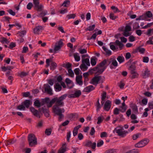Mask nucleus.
<instances>
[{"label":"nucleus","instance_id":"obj_1","mask_svg":"<svg viewBox=\"0 0 153 153\" xmlns=\"http://www.w3.org/2000/svg\"><path fill=\"white\" fill-rule=\"evenodd\" d=\"M67 96V94H64L59 98L55 97L52 99L50 102L48 103L47 106L48 108L51 107L53 104L55 103V105L53 106V110L54 113L59 116V120L61 121L62 119L64 117L62 114L65 112L64 109L61 108L59 107H62L64 105L63 100L66 99Z\"/></svg>","mask_w":153,"mask_h":153},{"label":"nucleus","instance_id":"obj_2","mask_svg":"<svg viewBox=\"0 0 153 153\" xmlns=\"http://www.w3.org/2000/svg\"><path fill=\"white\" fill-rule=\"evenodd\" d=\"M128 127V125H123V126H119L114 129V132H116L117 135L121 137H125L126 134L129 132L133 131L135 128V126H133L131 127L128 130V131L124 130V128L126 129Z\"/></svg>","mask_w":153,"mask_h":153},{"label":"nucleus","instance_id":"obj_3","mask_svg":"<svg viewBox=\"0 0 153 153\" xmlns=\"http://www.w3.org/2000/svg\"><path fill=\"white\" fill-rule=\"evenodd\" d=\"M28 140L29 146L30 147L35 146L37 144V138L33 134H28Z\"/></svg>","mask_w":153,"mask_h":153},{"label":"nucleus","instance_id":"obj_4","mask_svg":"<svg viewBox=\"0 0 153 153\" xmlns=\"http://www.w3.org/2000/svg\"><path fill=\"white\" fill-rule=\"evenodd\" d=\"M46 67H48L50 65V62H51V65L50 67V69L51 70L53 71L57 67V64L55 62H54L52 60V59L50 58V59H47L46 60Z\"/></svg>","mask_w":153,"mask_h":153},{"label":"nucleus","instance_id":"obj_5","mask_svg":"<svg viewBox=\"0 0 153 153\" xmlns=\"http://www.w3.org/2000/svg\"><path fill=\"white\" fill-rule=\"evenodd\" d=\"M149 142V140L145 139L138 142L135 145V146L137 148H141L146 145Z\"/></svg>","mask_w":153,"mask_h":153},{"label":"nucleus","instance_id":"obj_6","mask_svg":"<svg viewBox=\"0 0 153 153\" xmlns=\"http://www.w3.org/2000/svg\"><path fill=\"white\" fill-rule=\"evenodd\" d=\"M102 76H96L94 77L91 81V83L94 85H96L98 84L100 81V82L102 83L103 82V80H101Z\"/></svg>","mask_w":153,"mask_h":153},{"label":"nucleus","instance_id":"obj_7","mask_svg":"<svg viewBox=\"0 0 153 153\" xmlns=\"http://www.w3.org/2000/svg\"><path fill=\"white\" fill-rule=\"evenodd\" d=\"M81 94V92L80 90L76 91L73 94H71L68 96L69 98H75L79 97Z\"/></svg>","mask_w":153,"mask_h":153},{"label":"nucleus","instance_id":"obj_8","mask_svg":"<svg viewBox=\"0 0 153 153\" xmlns=\"http://www.w3.org/2000/svg\"><path fill=\"white\" fill-rule=\"evenodd\" d=\"M111 102L109 100H107L104 104V109L107 111H108L110 109L111 106Z\"/></svg>","mask_w":153,"mask_h":153},{"label":"nucleus","instance_id":"obj_9","mask_svg":"<svg viewBox=\"0 0 153 153\" xmlns=\"http://www.w3.org/2000/svg\"><path fill=\"white\" fill-rule=\"evenodd\" d=\"M82 78V75L77 76L76 78V84L79 85H82L83 84V83Z\"/></svg>","mask_w":153,"mask_h":153},{"label":"nucleus","instance_id":"obj_10","mask_svg":"<svg viewBox=\"0 0 153 153\" xmlns=\"http://www.w3.org/2000/svg\"><path fill=\"white\" fill-rule=\"evenodd\" d=\"M65 82L68 88L71 89L74 86L73 83L72 81H71L68 78H66Z\"/></svg>","mask_w":153,"mask_h":153},{"label":"nucleus","instance_id":"obj_11","mask_svg":"<svg viewBox=\"0 0 153 153\" xmlns=\"http://www.w3.org/2000/svg\"><path fill=\"white\" fill-rule=\"evenodd\" d=\"M150 74V71L147 68H145V70L142 72V76L144 78H146L149 77Z\"/></svg>","mask_w":153,"mask_h":153},{"label":"nucleus","instance_id":"obj_12","mask_svg":"<svg viewBox=\"0 0 153 153\" xmlns=\"http://www.w3.org/2000/svg\"><path fill=\"white\" fill-rule=\"evenodd\" d=\"M30 109L34 115L38 118H40V115L38 111L37 110L35 109L33 107H30Z\"/></svg>","mask_w":153,"mask_h":153},{"label":"nucleus","instance_id":"obj_13","mask_svg":"<svg viewBox=\"0 0 153 153\" xmlns=\"http://www.w3.org/2000/svg\"><path fill=\"white\" fill-rule=\"evenodd\" d=\"M45 85V91L47 92L48 94L51 95H52V90L50 86L48 84Z\"/></svg>","mask_w":153,"mask_h":153},{"label":"nucleus","instance_id":"obj_14","mask_svg":"<svg viewBox=\"0 0 153 153\" xmlns=\"http://www.w3.org/2000/svg\"><path fill=\"white\" fill-rule=\"evenodd\" d=\"M43 29V27L42 26H38L36 27L33 30V33L35 34H38L39 32Z\"/></svg>","mask_w":153,"mask_h":153},{"label":"nucleus","instance_id":"obj_15","mask_svg":"<svg viewBox=\"0 0 153 153\" xmlns=\"http://www.w3.org/2000/svg\"><path fill=\"white\" fill-rule=\"evenodd\" d=\"M94 89L95 87L92 85H90L85 88L84 89V91L86 92H89Z\"/></svg>","mask_w":153,"mask_h":153},{"label":"nucleus","instance_id":"obj_16","mask_svg":"<svg viewBox=\"0 0 153 153\" xmlns=\"http://www.w3.org/2000/svg\"><path fill=\"white\" fill-rule=\"evenodd\" d=\"M153 15L152 12L150 11H147L146 12L145 14L143 15V16H144V18H145V20L147 21H150V19L147 20L146 19L147 18H151L152 17Z\"/></svg>","mask_w":153,"mask_h":153},{"label":"nucleus","instance_id":"obj_17","mask_svg":"<svg viewBox=\"0 0 153 153\" xmlns=\"http://www.w3.org/2000/svg\"><path fill=\"white\" fill-rule=\"evenodd\" d=\"M130 107L132 109L133 111L135 113H138V108L137 106L133 103L130 104Z\"/></svg>","mask_w":153,"mask_h":153},{"label":"nucleus","instance_id":"obj_18","mask_svg":"<svg viewBox=\"0 0 153 153\" xmlns=\"http://www.w3.org/2000/svg\"><path fill=\"white\" fill-rule=\"evenodd\" d=\"M44 8L43 5L42 4H39L34 6V9L37 11L40 12L43 10Z\"/></svg>","mask_w":153,"mask_h":153},{"label":"nucleus","instance_id":"obj_19","mask_svg":"<svg viewBox=\"0 0 153 153\" xmlns=\"http://www.w3.org/2000/svg\"><path fill=\"white\" fill-rule=\"evenodd\" d=\"M44 105V103L40 102L38 100H36L34 102V105L38 108L40 107L41 106Z\"/></svg>","mask_w":153,"mask_h":153},{"label":"nucleus","instance_id":"obj_20","mask_svg":"<svg viewBox=\"0 0 153 153\" xmlns=\"http://www.w3.org/2000/svg\"><path fill=\"white\" fill-rule=\"evenodd\" d=\"M39 111H42L44 113L45 116L46 117H48L49 116V111L48 109H45L43 108H42V110H41L40 109H39Z\"/></svg>","mask_w":153,"mask_h":153},{"label":"nucleus","instance_id":"obj_21","mask_svg":"<svg viewBox=\"0 0 153 153\" xmlns=\"http://www.w3.org/2000/svg\"><path fill=\"white\" fill-rule=\"evenodd\" d=\"M54 87L56 91H59L62 88L61 86L58 83L56 84L54 86Z\"/></svg>","mask_w":153,"mask_h":153},{"label":"nucleus","instance_id":"obj_22","mask_svg":"<svg viewBox=\"0 0 153 153\" xmlns=\"http://www.w3.org/2000/svg\"><path fill=\"white\" fill-rule=\"evenodd\" d=\"M81 127V126L80 125H79L78 126L74 128L73 131V135L74 136H75L77 134L78 130L79 128Z\"/></svg>","mask_w":153,"mask_h":153},{"label":"nucleus","instance_id":"obj_23","mask_svg":"<svg viewBox=\"0 0 153 153\" xmlns=\"http://www.w3.org/2000/svg\"><path fill=\"white\" fill-rule=\"evenodd\" d=\"M115 43L116 45L119 46V48L120 50L122 49L123 47L124 46V45L122 43L117 40L115 41Z\"/></svg>","mask_w":153,"mask_h":153},{"label":"nucleus","instance_id":"obj_24","mask_svg":"<svg viewBox=\"0 0 153 153\" xmlns=\"http://www.w3.org/2000/svg\"><path fill=\"white\" fill-rule=\"evenodd\" d=\"M129 70L131 74H134L135 71V67L134 65H131L129 67Z\"/></svg>","mask_w":153,"mask_h":153},{"label":"nucleus","instance_id":"obj_25","mask_svg":"<svg viewBox=\"0 0 153 153\" xmlns=\"http://www.w3.org/2000/svg\"><path fill=\"white\" fill-rule=\"evenodd\" d=\"M103 50L106 52V55L108 56H110L111 54V51L108 50L106 48L105 46L102 47Z\"/></svg>","mask_w":153,"mask_h":153},{"label":"nucleus","instance_id":"obj_26","mask_svg":"<svg viewBox=\"0 0 153 153\" xmlns=\"http://www.w3.org/2000/svg\"><path fill=\"white\" fill-rule=\"evenodd\" d=\"M82 63L85 64L87 66H90V63L89 58H86L85 59H82Z\"/></svg>","mask_w":153,"mask_h":153},{"label":"nucleus","instance_id":"obj_27","mask_svg":"<svg viewBox=\"0 0 153 153\" xmlns=\"http://www.w3.org/2000/svg\"><path fill=\"white\" fill-rule=\"evenodd\" d=\"M96 59V58L95 57H92L91 58V63L92 66L95 65L97 63Z\"/></svg>","mask_w":153,"mask_h":153},{"label":"nucleus","instance_id":"obj_28","mask_svg":"<svg viewBox=\"0 0 153 153\" xmlns=\"http://www.w3.org/2000/svg\"><path fill=\"white\" fill-rule=\"evenodd\" d=\"M24 105L27 108H28L30 104V101L29 100H26L23 102Z\"/></svg>","mask_w":153,"mask_h":153},{"label":"nucleus","instance_id":"obj_29","mask_svg":"<svg viewBox=\"0 0 153 153\" xmlns=\"http://www.w3.org/2000/svg\"><path fill=\"white\" fill-rule=\"evenodd\" d=\"M80 69L83 71H85L87 70L88 67L87 65L85 64L82 63L80 65Z\"/></svg>","mask_w":153,"mask_h":153},{"label":"nucleus","instance_id":"obj_30","mask_svg":"<svg viewBox=\"0 0 153 153\" xmlns=\"http://www.w3.org/2000/svg\"><path fill=\"white\" fill-rule=\"evenodd\" d=\"M141 136V134L140 133H138L134 134L132 136V139L134 140H136L138 138H139Z\"/></svg>","mask_w":153,"mask_h":153},{"label":"nucleus","instance_id":"obj_31","mask_svg":"<svg viewBox=\"0 0 153 153\" xmlns=\"http://www.w3.org/2000/svg\"><path fill=\"white\" fill-rule=\"evenodd\" d=\"M108 60L106 59H104L103 61L101 62L97 66L98 67H102L104 66L106 64Z\"/></svg>","mask_w":153,"mask_h":153},{"label":"nucleus","instance_id":"obj_32","mask_svg":"<svg viewBox=\"0 0 153 153\" xmlns=\"http://www.w3.org/2000/svg\"><path fill=\"white\" fill-rule=\"evenodd\" d=\"M78 54H79L77 53H75L74 54L75 60L77 62H78L80 60V57Z\"/></svg>","mask_w":153,"mask_h":153},{"label":"nucleus","instance_id":"obj_33","mask_svg":"<svg viewBox=\"0 0 153 153\" xmlns=\"http://www.w3.org/2000/svg\"><path fill=\"white\" fill-rule=\"evenodd\" d=\"M7 143H6V146H7L9 145L15 143L16 142V140H7Z\"/></svg>","mask_w":153,"mask_h":153},{"label":"nucleus","instance_id":"obj_34","mask_svg":"<svg viewBox=\"0 0 153 153\" xmlns=\"http://www.w3.org/2000/svg\"><path fill=\"white\" fill-rule=\"evenodd\" d=\"M109 64H110L111 62H112V65L114 66L115 67H117L118 65V63L117 61L114 59H113L111 60V61H108Z\"/></svg>","mask_w":153,"mask_h":153},{"label":"nucleus","instance_id":"obj_35","mask_svg":"<svg viewBox=\"0 0 153 153\" xmlns=\"http://www.w3.org/2000/svg\"><path fill=\"white\" fill-rule=\"evenodd\" d=\"M117 60L120 63L123 62L125 60L124 57L121 56H118L117 58Z\"/></svg>","mask_w":153,"mask_h":153},{"label":"nucleus","instance_id":"obj_36","mask_svg":"<svg viewBox=\"0 0 153 153\" xmlns=\"http://www.w3.org/2000/svg\"><path fill=\"white\" fill-rule=\"evenodd\" d=\"M28 75V73L24 71H22L18 74V76L21 77L25 76Z\"/></svg>","mask_w":153,"mask_h":153},{"label":"nucleus","instance_id":"obj_37","mask_svg":"<svg viewBox=\"0 0 153 153\" xmlns=\"http://www.w3.org/2000/svg\"><path fill=\"white\" fill-rule=\"evenodd\" d=\"M104 119V117L102 116L99 117L97 118L98 121L97 123V124H100L101 123Z\"/></svg>","mask_w":153,"mask_h":153},{"label":"nucleus","instance_id":"obj_38","mask_svg":"<svg viewBox=\"0 0 153 153\" xmlns=\"http://www.w3.org/2000/svg\"><path fill=\"white\" fill-rule=\"evenodd\" d=\"M95 27V25L90 26L85 29L86 31H92L94 30Z\"/></svg>","mask_w":153,"mask_h":153},{"label":"nucleus","instance_id":"obj_39","mask_svg":"<svg viewBox=\"0 0 153 153\" xmlns=\"http://www.w3.org/2000/svg\"><path fill=\"white\" fill-rule=\"evenodd\" d=\"M98 67L97 66V67H96L89 69L88 72L90 73L91 74H92L94 73V72L97 71L98 70Z\"/></svg>","mask_w":153,"mask_h":153},{"label":"nucleus","instance_id":"obj_40","mask_svg":"<svg viewBox=\"0 0 153 153\" xmlns=\"http://www.w3.org/2000/svg\"><path fill=\"white\" fill-rule=\"evenodd\" d=\"M67 148L61 147L59 150L58 153H64L66 150Z\"/></svg>","mask_w":153,"mask_h":153},{"label":"nucleus","instance_id":"obj_41","mask_svg":"<svg viewBox=\"0 0 153 153\" xmlns=\"http://www.w3.org/2000/svg\"><path fill=\"white\" fill-rule=\"evenodd\" d=\"M51 128H47L45 131V133L47 135H50L51 134Z\"/></svg>","mask_w":153,"mask_h":153},{"label":"nucleus","instance_id":"obj_42","mask_svg":"<svg viewBox=\"0 0 153 153\" xmlns=\"http://www.w3.org/2000/svg\"><path fill=\"white\" fill-rule=\"evenodd\" d=\"M109 18L112 20H115L118 18L117 16H114V14L113 13H111L109 14Z\"/></svg>","mask_w":153,"mask_h":153},{"label":"nucleus","instance_id":"obj_43","mask_svg":"<svg viewBox=\"0 0 153 153\" xmlns=\"http://www.w3.org/2000/svg\"><path fill=\"white\" fill-rule=\"evenodd\" d=\"M99 99H98L96 103V106L97 108V110L99 111L101 108V106L99 102Z\"/></svg>","mask_w":153,"mask_h":153},{"label":"nucleus","instance_id":"obj_44","mask_svg":"<svg viewBox=\"0 0 153 153\" xmlns=\"http://www.w3.org/2000/svg\"><path fill=\"white\" fill-rule=\"evenodd\" d=\"M111 8L112 10H114V13H119L120 12L117 7L115 6H112Z\"/></svg>","mask_w":153,"mask_h":153},{"label":"nucleus","instance_id":"obj_45","mask_svg":"<svg viewBox=\"0 0 153 153\" xmlns=\"http://www.w3.org/2000/svg\"><path fill=\"white\" fill-rule=\"evenodd\" d=\"M138 52L141 54H143L145 51V49L143 48H141L140 47H138Z\"/></svg>","mask_w":153,"mask_h":153},{"label":"nucleus","instance_id":"obj_46","mask_svg":"<svg viewBox=\"0 0 153 153\" xmlns=\"http://www.w3.org/2000/svg\"><path fill=\"white\" fill-rule=\"evenodd\" d=\"M70 3V1L69 0H65L63 2L61 6H63L65 7H67Z\"/></svg>","mask_w":153,"mask_h":153},{"label":"nucleus","instance_id":"obj_47","mask_svg":"<svg viewBox=\"0 0 153 153\" xmlns=\"http://www.w3.org/2000/svg\"><path fill=\"white\" fill-rule=\"evenodd\" d=\"M68 72L69 73L68 76H69L73 77L74 75V74L71 69H69L68 70Z\"/></svg>","mask_w":153,"mask_h":153},{"label":"nucleus","instance_id":"obj_48","mask_svg":"<svg viewBox=\"0 0 153 153\" xmlns=\"http://www.w3.org/2000/svg\"><path fill=\"white\" fill-rule=\"evenodd\" d=\"M123 34L125 36L127 37L130 36L131 34V33L129 32L128 31L124 30Z\"/></svg>","mask_w":153,"mask_h":153},{"label":"nucleus","instance_id":"obj_49","mask_svg":"<svg viewBox=\"0 0 153 153\" xmlns=\"http://www.w3.org/2000/svg\"><path fill=\"white\" fill-rule=\"evenodd\" d=\"M26 31L25 30H23L21 31L20 32H19L18 33L19 35L21 37H22L26 33Z\"/></svg>","mask_w":153,"mask_h":153},{"label":"nucleus","instance_id":"obj_50","mask_svg":"<svg viewBox=\"0 0 153 153\" xmlns=\"http://www.w3.org/2000/svg\"><path fill=\"white\" fill-rule=\"evenodd\" d=\"M76 16V15L74 14H70L67 16V17L68 19H74Z\"/></svg>","mask_w":153,"mask_h":153},{"label":"nucleus","instance_id":"obj_51","mask_svg":"<svg viewBox=\"0 0 153 153\" xmlns=\"http://www.w3.org/2000/svg\"><path fill=\"white\" fill-rule=\"evenodd\" d=\"M17 108L19 110H25V107L23 105H20L17 107Z\"/></svg>","mask_w":153,"mask_h":153},{"label":"nucleus","instance_id":"obj_52","mask_svg":"<svg viewBox=\"0 0 153 153\" xmlns=\"http://www.w3.org/2000/svg\"><path fill=\"white\" fill-rule=\"evenodd\" d=\"M16 46V44L15 42H11L8 48L10 49H12L13 48L15 47Z\"/></svg>","mask_w":153,"mask_h":153},{"label":"nucleus","instance_id":"obj_53","mask_svg":"<svg viewBox=\"0 0 153 153\" xmlns=\"http://www.w3.org/2000/svg\"><path fill=\"white\" fill-rule=\"evenodd\" d=\"M62 40V39H60L58 42L56 43V44H57V45L60 46L62 47L63 46V44Z\"/></svg>","mask_w":153,"mask_h":153},{"label":"nucleus","instance_id":"obj_54","mask_svg":"<svg viewBox=\"0 0 153 153\" xmlns=\"http://www.w3.org/2000/svg\"><path fill=\"white\" fill-rule=\"evenodd\" d=\"M116 151L114 149H109L106 151L104 153H115Z\"/></svg>","mask_w":153,"mask_h":153},{"label":"nucleus","instance_id":"obj_55","mask_svg":"<svg viewBox=\"0 0 153 153\" xmlns=\"http://www.w3.org/2000/svg\"><path fill=\"white\" fill-rule=\"evenodd\" d=\"M131 27L129 25H127L126 26L124 30L128 32L131 31Z\"/></svg>","mask_w":153,"mask_h":153},{"label":"nucleus","instance_id":"obj_56","mask_svg":"<svg viewBox=\"0 0 153 153\" xmlns=\"http://www.w3.org/2000/svg\"><path fill=\"white\" fill-rule=\"evenodd\" d=\"M72 64L69 62H68L66 64H63V67L65 68H69L71 67Z\"/></svg>","mask_w":153,"mask_h":153},{"label":"nucleus","instance_id":"obj_57","mask_svg":"<svg viewBox=\"0 0 153 153\" xmlns=\"http://www.w3.org/2000/svg\"><path fill=\"white\" fill-rule=\"evenodd\" d=\"M129 41L130 42H133L135 41V37L133 35H130L128 38Z\"/></svg>","mask_w":153,"mask_h":153},{"label":"nucleus","instance_id":"obj_58","mask_svg":"<svg viewBox=\"0 0 153 153\" xmlns=\"http://www.w3.org/2000/svg\"><path fill=\"white\" fill-rule=\"evenodd\" d=\"M101 137H105L107 136V134L105 132H103L101 133L100 136Z\"/></svg>","mask_w":153,"mask_h":153},{"label":"nucleus","instance_id":"obj_59","mask_svg":"<svg viewBox=\"0 0 153 153\" xmlns=\"http://www.w3.org/2000/svg\"><path fill=\"white\" fill-rule=\"evenodd\" d=\"M106 93L105 92H104L102 94L101 99L102 101H104L106 98Z\"/></svg>","mask_w":153,"mask_h":153},{"label":"nucleus","instance_id":"obj_60","mask_svg":"<svg viewBox=\"0 0 153 153\" xmlns=\"http://www.w3.org/2000/svg\"><path fill=\"white\" fill-rule=\"evenodd\" d=\"M125 85V84L122 81H121L119 84L118 86L121 89H123L124 88Z\"/></svg>","mask_w":153,"mask_h":153},{"label":"nucleus","instance_id":"obj_61","mask_svg":"<svg viewBox=\"0 0 153 153\" xmlns=\"http://www.w3.org/2000/svg\"><path fill=\"white\" fill-rule=\"evenodd\" d=\"M79 52L81 54H84L86 53L87 52V50L83 48L82 49H79Z\"/></svg>","mask_w":153,"mask_h":153},{"label":"nucleus","instance_id":"obj_62","mask_svg":"<svg viewBox=\"0 0 153 153\" xmlns=\"http://www.w3.org/2000/svg\"><path fill=\"white\" fill-rule=\"evenodd\" d=\"M143 61L145 63H148L149 61V58L148 56H144L143 57Z\"/></svg>","mask_w":153,"mask_h":153},{"label":"nucleus","instance_id":"obj_63","mask_svg":"<svg viewBox=\"0 0 153 153\" xmlns=\"http://www.w3.org/2000/svg\"><path fill=\"white\" fill-rule=\"evenodd\" d=\"M132 75L131 76V78L132 79H134L138 77V74L136 72L134 74H131Z\"/></svg>","mask_w":153,"mask_h":153},{"label":"nucleus","instance_id":"obj_64","mask_svg":"<svg viewBox=\"0 0 153 153\" xmlns=\"http://www.w3.org/2000/svg\"><path fill=\"white\" fill-rule=\"evenodd\" d=\"M149 108L151 109H153V101L149 102L148 103Z\"/></svg>","mask_w":153,"mask_h":153}]
</instances>
